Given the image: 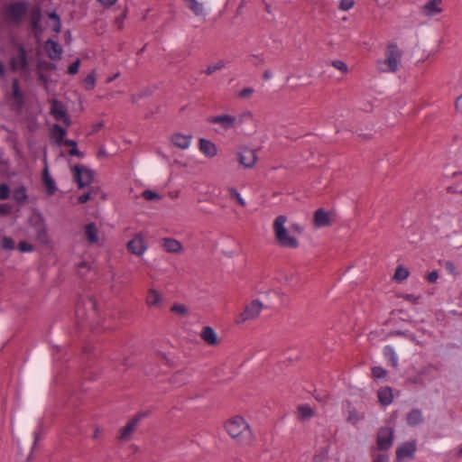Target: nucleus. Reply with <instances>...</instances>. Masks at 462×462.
Instances as JSON below:
<instances>
[{
  "label": "nucleus",
  "mask_w": 462,
  "mask_h": 462,
  "mask_svg": "<svg viewBox=\"0 0 462 462\" xmlns=\"http://www.w3.org/2000/svg\"><path fill=\"white\" fill-rule=\"evenodd\" d=\"M162 301V296L158 291L150 289L146 298V303L149 306H158Z\"/></svg>",
  "instance_id": "obj_31"
},
{
  "label": "nucleus",
  "mask_w": 462,
  "mask_h": 462,
  "mask_svg": "<svg viewBox=\"0 0 462 462\" xmlns=\"http://www.w3.org/2000/svg\"><path fill=\"white\" fill-rule=\"evenodd\" d=\"M228 197L230 199L236 200L241 207H245L246 203L244 199L241 197L240 193L234 187H228Z\"/></svg>",
  "instance_id": "obj_37"
},
{
  "label": "nucleus",
  "mask_w": 462,
  "mask_h": 462,
  "mask_svg": "<svg viewBox=\"0 0 462 462\" xmlns=\"http://www.w3.org/2000/svg\"><path fill=\"white\" fill-rule=\"evenodd\" d=\"M391 335L405 337L411 340H414V337H415V336L412 333H411L410 331H404V330H395V331L391 332Z\"/></svg>",
  "instance_id": "obj_50"
},
{
  "label": "nucleus",
  "mask_w": 462,
  "mask_h": 462,
  "mask_svg": "<svg viewBox=\"0 0 462 462\" xmlns=\"http://www.w3.org/2000/svg\"><path fill=\"white\" fill-rule=\"evenodd\" d=\"M355 5V0H340L338 8L342 11L351 9Z\"/></svg>",
  "instance_id": "obj_48"
},
{
  "label": "nucleus",
  "mask_w": 462,
  "mask_h": 462,
  "mask_svg": "<svg viewBox=\"0 0 462 462\" xmlns=\"http://www.w3.org/2000/svg\"><path fill=\"white\" fill-rule=\"evenodd\" d=\"M291 229L295 232V233H298V234H302L303 231H304V228L302 227V226L299 223H293L291 225Z\"/></svg>",
  "instance_id": "obj_58"
},
{
  "label": "nucleus",
  "mask_w": 462,
  "mask_h": 462,
  "mask_svg": "<svg viewBox=\"0 0 462 462\" xmlns=\"http://www.w3.org/2000/svg\"><path fill=\"white\" fill-rule=\"evenodd\" d=\"M287 217L283 215L278 216L273 221V232L275 239L278 244L282 247L297 248L299 246L298 240L288 234L285 227Z\"/></svg>",
  "instance_id": "obj_3"
},
{
  "label": "nucleus",
  "mask_w": 462,
  "mask_h": 462,
  "mask_svg": "<svg viewBox=\"0 0 462 462\" xmlns=\"http://www.w3.org/2000/svg\"><path fill=\"white\" fill-rule=\"evenodd\" d=\"M90 199H91L90 192H86L79 197L78 201L79 204H84Z\"/></svg>",
  "instance_id": "obj_56"
},
{
  "label": "nucleus",
  "mask_w": 462,
  "mask_h": 462,
  "mask_svg": "<svg viewBox=\"0 0 462 462\" xmlns=\"http://www.w3.org/2000/svg\"><path fill=\"white\" fill-rule=\"evenodd\" d=\"M298 414L300 420H309L315 415L314 410L309 404H301L298 406Z\"/></svg>",
  "instance_id": "obj_30"
},
{
  "label": "nucleus",
  "mask_w": 462,
  "mask_h": 462,
  "mask_svg": "<svg viewBox=\"0 0 462 462\" xmlns=\"http://www.w3.org/2000/svg\"><path fill=\"white\" fill-rule=\"evenodd\" d=\"M190 135H185L182 134H174L171 137V143L178 148L182 150L187 149L190 144Z\"/></svg>",
  "instance_id": "obj_27"
},
{
  "label": "nucleus",
  "mask_w": 462,
  "mask_h": 462,
  "mask_svg": "<svg viewBox=\"0 0 462 462\" xmlns=\"http://www.w3.org/2000/svg\"><path fill=\"white\" fill-rule=\"evenodd\" d=\"M331 64L334 68L340 70L341 72H347V65L343 60H333Z\"/></svg>",
  "instance_id": "obj_46"
},
{
  "label": "nucleus",
  "mask_w": 462,
  "mask_h": 462,
  "mask_svg": "<svg viewBox=\"0 0 462 462\" xmlns=\"http://www.w3.org/2000/svg\"><path fill=\"white\" fill-rule=\"evenodd\" d=\"M30 4L27 1H15L6 4L4 18L12 25L19 26L28 14Z\"/></svg>",
  "instance_id": "obj_2"
},
{
  "label": "nucleus",
  "mask_w": 462,
  "mask_h": 462,
  "mask_svg": "<svg viewBox=\"0 0 462 462\" xmlns=\"http://www.w3.org/2000/svg\"><path fill=\"white\" fill-rule=\"evenodd\" d=\"M423 420L422 412L417 408L411 409L406 415V422L411 427H415L423 422Z\"/></svg>",
  "instance_id": "obj_24"
},
{
  "label": "nucleus",
  "mask_w": 462,
  "mask_h": 462,
  "mask_svg": "<svg viewBox=\"0 0 462 462\" xmlns=\"http://www.w3.org/2000/svg\"><path fill=\"white\" fill-rule=\"evenodd\" d=\"M96 86V75L95 72L88 74L84 79V87L87 90L94 89Z\"/></svg>",
  "instance_id": "obj_38"
},
{
  "label": "nucleus",
  "mask_w": 462,
  "mask_h": 462,
  "mask_svg": "<svg viewBox=\"0 0 462 462\" xmlns=\"http://www.w3.org/2000/svg\"><path fill=\"white\" fill-rule=\"evenodd\" d=\"M79 65H80V60L79 59H77L75 61H73L68 68V74L69 75H75L79 72Z\"/></svg>",
  "instance_id": "obj_45"
},
{
  "label": "nucleus",
  "mask_w": 462,
  "mask_h": 462,
  "mask_svg": "<svg viewBox=\"0 0 462 462\" xmlns=\"http://www.w3.org/2000/svg\"><path fill=\"white\" fill-rule=\"evenodd\" d=\"M439 278V273L437 271H432L430 273H429L426 276V280L428 281V282L430 283H434L437 282Z\"/></svg>",
  "instance_id": "obj_54"
},
{
  "label": "nucleus",
  "mask_w": 462,
  "mask_h": 462,
  "mask_svg": "<svg viewBox=\"0 0 462 462\" xmlns=\"http://www.w3.org/2000/svg\"><path fill=\"white\" fill-rule=\"evenodd\" d=\"M416 451V444L414 441L405 442L396 449V461L401 462L404 458H413Z\"/></svg>",
  "instance_id": "obj_13"
},
{
  "label": "nucleus",
  "mask_w": 462,
  "mask_h": 462,
  "mask_svg": "<svg viewBox=\"0 0 462 462\" xmlns=\"http://www.w3.org/2000/svg\"><path fill=\"white\" fill-rule=\"evenodd\" d=\"M52 30L56 33H59L60 32V30H61V22L60 21L55 22L54 24H53Z\"/></svg>",
  "instance_id": "obj_64"
},
{
  "label": "nucleus",
  "mask_w": 462,
  "mask_h": 462,
  "mask_svg": "<svg viewBox=\"0 0 462 462\" xmlns=\"http://www.w3.org/2000/svg\"><path fill=\"white\" fill-rule=\"evenodd\" d=\"M149 415V412L140 411L136 413L127 423L124 426L118 436V439L121 440H128L134 431L135 430L140 420Z\"/></svg>",
  "instance_id": "obj_9"
},
{
  "label": "nucleus",
  "mask_w": 462,
  "mask_h": 462,
  "mask_svg": "<svg viewBox=\"0 0 462 462\" xmlns=\"http://www.w3.org/2000/svg\"><path fill=\"white\" fill-rule=\"evenodd\" d=\"M263 304L258 300H252L245 307L244 311L236 318L237 324L255 319L261 312Z\"/></svg>",
  "instance_id": "obj_8"
},
{
  "label": "nucleus",
  "mask_w": 462,
  "mask_h": 462,
  "mask_svg": "<svg viewBox=\"0 0 462 462\" xmlns=\"http://www.w3.org/2000/svg\"><path fill=\"white\" fill-rule=\"evenodd\" d=\"M30 17V25L32 31L37 34L42 32V28L41 27V21L42 18V11L38 6H32L28 11Z\"/></svg>",
  "instance_id": "obj_14"
},
{
  "label": "nucleus",
  "mask_w": 462,
  "mask_h": 462,
  "mask_svg": "<svg viewBox=\"0 0 462 462\" xmlns=\"http://www.w3.org/2000/svg\"><path fill=\"white\" fill-rule=\"evenodd\" d=\"M48 16L51 20H53L54 23L60 21L59 14L55 11L49 13Z\"/></svg>",
  "instance_id": "obj_62"
},
{
  "label": "nucleus",
  "mask_w": 462,
  "mask_h": 462,
  "mask_svg": "<svg viewBox=\"0 0 462 462\" xmlns=\"http://www.w3.org/2000/svg\"><path fill=\"white\" fill-rule=\"evenodd\" d=\"M10 193V187L6 183L0 184V200H5L9 199Z\"/></svg>",
  "instance_id": "obj_42"
},
{
  "label": "nucleus",
  "mask_w": 462,
  "mask_h": 462,
  "mask_svg": "<svg viewBox=\"0 0 462 462\" xmlns=\"http://www.w3.org/2000/svg\"><path fill=\"white\" fill-rule=\"evenodd\" d=\"M237 155L239 163L245 168H252L257 158L254 151L249 148H244Z\"/></svg>",
  "instance_id": "obj_15"
},
{
  "label": "nucleus",
  "mask_w": 462,
  "mask_h": 462,
  "mask_svg": "<svg viewBox=\"0 0 462 462\" xmlns=\"http://www.w3.org/2000/svg\"><path fill=\"white\" fill-rule=\"evenodd\" d=\"M402 51L395 42H389L385 50V59L378 60V67L383 72H395L401 61Z\"/></svg>",
  "instance_id": "obj_4"
},
{
  "label": "nucleus",
  "mask_w": 462,
  "mask_h": 462,
  "mask_svg": "<svg viewBox=\"0 0 462 462\" xmlns=\"http://www.w3.org/2000/svg\"><path fill=\"white\" fill-rule=\"evenodd\" d=\"M199 150L208 158H213L217 153V146L214 143L209 140L200 138L199 139Z\"/></svg>",
  "instance_id": "obj_22"
},
{
  "label": "nucleus",
  "mask_w": 462,
  "mask_h": 462,
  "mask_svg": "<svg viewBox=\"0 0 462 462\" xmlns=\"http://www.w3.org/2000/svg\"><path fill=\"white\" fill-rule=\"evenodd\" d=\"M171 311L180 314V315H182V316L187 315L189 312L188 308L185 305L179 304V303H174L171 307Z\"/></svg>",
  "instance_id": "obj_40"
},
{
  "label": "nucleus",
  "mask_w": 462,
  "mask_h": 462,
  "mask_svg": "<svg viewBox=\"0 0 462 462\" xmlns=\"http://www.w3.org/2000/svg\"><path fill=\"white\" fill-rule=\"evenodd\" d=\"M313 223L318 228L329 226L332 223L330 214L322 208H318L314 212Z\"/></svg>",
  "instance_id": "obj_16"
},
{
  "label": "nucleus",
  "mask_w": 462,
  "mask_h": 462,
  "mask_svg": "<svg viewBox=\"0 0 462 462\" xmlns=\"http://www.w3.org/2000/svg\"><path fill=\"white\" fill-rule=\"evenodd\" d=\"M1 247L4 250H13L14 249V241L12 237L4 236L2 239Z\"/></svg>",
  "instance_id": "obj_41"
},
{
  "label": "nucleus",
  "mask_w": 462,
  "mask_h": 462,
  "mask_svg": "<svg viewBox=\"0 0 462 462\" xmlns=\"http://www.w3.org/2000/svg\"><path fill=\"white\" fill-rule=\"evenodd\" d=\"M225 430L227 434L242 446H251L254 437L249 424L241 416H234L226 421Z\"/></svg>",
  "instance_id": "obj_1"
},
{
  "label": "nucleus",
  "mask_w": 462,
  "mask_h": 462,
  "mask_svg": "<svg viewBox=\"0 0 462 462\" xmlns=\"http://www.w3.org/2000/svg\"><path fill=\"white\" fill-rule=\"evenodd\" d=\"M441 3V0H430L424 5L425 14L428 15H434L441 12V9L438 7V5Z\"/></svg>",
  "instance_id": "obj_32"
},
{
  "label": "nucleus",
  "mask_w": 462,
  "mask_h": 462,
  "mask_svg": "<svg viewBox=\"0 0 462 462\" xmlns=\"http://www.w3.org/2000/svg\"><path fill=\"white\" fill-rule=\"evenodd\" d=\"M377 397L383 406L391 404L393 399V389L389 386L381 387L377 391Z\"/></svg>",
  "instance_id": "obj_25"
},
{
  "label": "nucleus",
  "mask_w": 462,
  "mask_h": 462,
  "mask_svg": "<svg viewBox=\"0 0 462 462\" xmlns=\"http://www.w3.org/2000/svg\"><path fill=\"white\" fill-rule=\"evenodd\" d=\"M66 135V128L60 126L58 124L53 125L51 137L55 140L57 145H60L62 143V142L65 140Z\"/></svg>",
  "instance_id": "obj_29"
},
{
  "label": "nucleus",
  "mask_w": 462,
  "mask_h": 462,
  "mask_svg": "<svg viewBox=\"0 0 462 462\" xmlns=\"http://www.w3.org/2000/svg\"><path fill=\"white\" fill-rule=\"evenodd\" d=\"M39 67H41L44 69H47V70H52L56 68L54 63L49 62V61H45V62L42 63L41 65H39Z\"/></svg>",
  "instance_id": "obj_59"
},
{
  "label": "nucleus",
  "mask_w": 462,
  "mask_h": 462,
  "mask_svg": "<svg viewBox=\"0 0 462 462\" xmlns=\"http://www.w3.org/2000/svg\"><path fill=\"white\" fill-rule=\"evenodd\" d=\"M217 69V67H215L214 65H210L207 68V69L204 71L205 74L207 75H211L213 74L214 72H216Z\"/></svg>",
  "instance_id": "obj_63"
},
{
  "label": "nucleus",
  "mask_w": 462,
  "mask_h": 462,
  "mask_svg": "<svg viewBox=\"0 0 462 462\" xmlns=\"http://www.w3.org/2000/svg\"><path fill=\"white\" fill-rule=\"evenodd\" d=\"M162 246L168 253L177 254L181 252V244L174 238H163Z\"/></svg>",
  "instance_id": "obj_28"
},
{
  "label": "nucleus",
  "mask_w": 462,
  "mask_h": 462,
  "mask_svg": "<svg viewBox=\"0 0 462 462\" xmlns=\"http://www.w3.org/2000/svg\"><path fill=\"white\" fill-rule=\"evenodd\" d=\"M365 419V415L358 413L356 409L352 405L351 402L346 401V421L356 425L360 420Z\"/></svg>",
  "instance_id": "obj_18"
},
{
  "label": "nucleus",
  "mask_w": 462,
  "mask_h": 462,
  "mask_svg": "<svg viewBox=\"0 0 462 462\" xmlns=\"http://www.w3.org/2000/svg\"><path fill=\"white\" fill-rule=\"evenodd\" d=\"M200 337L209 346H217L218 343L217 335L211 327H204L200 333Z\"/></svg>",
  "instance_id": "obj_23"
},
{
  "label": "nucleus",
  "mask_w": 462,
  "mask_h": 462,
  "mask_svg": "<svg viewBox=\"0 0 462 462\" xmlns=\"http://www.w3.org/2000/svg\"><path fill=\"white\" fill-rule=\"evenodd\" d=\"M206 120L209 124L219 125L226 131L233 128L236 122V116L227 114L208 116Z\"/></svg>",
  "instance_id": "obj_11"
},
{
  "label": "nucleus",
  "mask_w": 462,
  "mask_h": 462,
  "mask_svg": "<svg viewBox=\"0 0 462 462\" xmlns=\"http://www.w3.org/2000/svg\"><path fill=\"white\" fill-rule=\"evenodd\" d=\"M12 213V207L9 204H0V215L8 216Z\"/></svg>",
  "instance_id": "obj_53"
},
{
  "label": "nucleus",
  "mask_w": 462,
  "mask_h": 462,
  "mask_svg": "<svg viewBox=\"0 0 462 462\" xmlns=\"http://www.w3.org/2000/svg\"><path fill=\"white\" fill-rule=\"evenodd\" d=\"M439 264L445 268V270L454 277L457 276L459 273L457 271V267L452 261L449 260H439Z\"/></svg>",
  "instance_id": "obj_35"
},
{
  "label": "nucleus",
  "mask_w": 462,
  "mask_h": 462,
  "mask_svg": "<svg viewBox=\"0 0 462 462\" xmlns=\"http://www.w3.org/2000/svg\"><path fill=\"white\" fill-rule=\"evenodd\" d=\"M30 222L36 234L37 240L42 245H48L50 243V237L48 235L47 225L42 214L40 212L34 213L32 216Z\"/></svg>",
  "instance_id": "obj_5"
},
{
  "label": "nucleus",
  "mask_w": 462,
  "mask_h": 462,
  "mask_svg": "<svg viewBox=\"0 0 462 462\" xmlns=\"http://www.w3.org/2000/svg\"><path fill=\"white\" fill-rule=\"evenodd\" d=\"M51 114L56 120L62 121L67 125L70 124V120L67 115V110L61 101L57 99L52 100L51 106Z\"/></svg>",
  "instance_id": "obj_12"
},
{
  "label": "nucleus",
  "mask_w": 462,
  "mask_h": 462,
  "mask_svg": "<svg viewBox=\"0 0 462 462\" xmlns=\"http://www.w3.org/2000/svg\"><path fill=\"white\" fill-rule=\"evenodd\" d=\"M85 235L88 244L93 245L98 242V230L94 222H90L85 226Z\"/></svg>",
  "instance_id": "obj_26"
},
{
  "label": "nucleus",
  "mask_w": 462,
  "mask_h": 462,
  "mask_svg": "<svg viewBox=\"0 0 462 462\" xmlns=\"http://www.w3.org/2000/svg\"><path fill=\"white\" fill-rule=\"evenodd\" d=\"M313 396L318 402H319L323 404H326L328 401V395L326 393L322 394V393H316L313 394Z\"/></svg>",
  "instance_id": "obj_55"
},
{
  "label": "nucleus",
  "mask_w": 462,
  "mask_h": 462,
  "mask_svg": "<svg viewBox=\"0 0 462 462\" xmlns=\"http://www.w3.org/2000/svg\"><path fill=\"white\" fill-rule=\"evenodd\" d=\"M455 106L457 110L462 114V94L457 98Z\"/></svg>",
  "instance_id": "obj_61"
},
{
  "label": "nucleus",
  "mask_w": 462,
  "mask_h": 462,
  "mask_svg": "<svg viewBox=\"0 0 462 462\" xmlns=\"http://www.w3.org/2000/svg\"><path fill=\"white\" fill-rule=\"evenodd\" d=\"M383 355L385 358L391 363L393 367H397L398 365V357L395 354V351L393 346H385L383 347Z\"/></svg>",
  "instance_id": "obj_34"
},
{
  "label": "nucleus",
  "mask_w": 462,
  "mask_h": 462,
  "mask_svg": "<svg viewBox=\"0 0 462 462\" xmlns=\"http://www.w3.org/2000/svg\"><path fill=\"white\" fill-rule=\"evenodd\" d=\"M373 462H389V455L386 452H383L373 455Z\"/></svg>",
  "instance_id": "obj_49"
},
{
  "label": "nucleus",
  "mask_w": 462,
  "mask_h": 462,
  "mask_svg": "<svg viewBox=\"0 0 462 462\" xmlns=\"http://www.w3.org/2000/svg\"><path fill=\"white\" fill-rule=\"evenodd\" d=\"M372 375L375 379H381L386 376V370L381 366L372 368Z\"/></svg>",
  "instance_id": "obj_43"
},
{
  "label": "nucleus",
  "mask_w": 462,
  "mask_h": 462,
  "mask_svg": "<svg viewBox=\"0 0 462 462\" xmlns=\"http://www.w3.org/2000/svg\"><path fill=\"white\" fill-rule=\"evenodd\" d=\"M126 18V11H124L120 15L115 18V23L117 25L118 30L123 29V23L125 19Z\"/></svg>",
  "instance_id": "obj_51"
},
{
  "label": "nucleus",
  "mask_w": 462,
  "mask_h": 462,
  "mask_svg": "<svg viewBox=\"0 0 462 462\" xmlns=\"http://www.w3.org/2000/svg\"><path fill=\"white\" fill-rule=\"evenodd\" d=\"M127 250L135 255H142L146 250L143 238L140 236H135L127 243Z\"/></svg>",
  "instance_id": "obj_17"
},
{
  "label": "nucleus",
  "mask_w": 462,
  "mask_h": 462,
  "mask_svg": "<svg viewBox=\"0 0 462 462\" xmlns=\"http://www.w3.org/2000/svg\"><path fill=\"white\" fill-rule=\"evenodd\" d=\"M142 195H143V199H145L146 200H149V201L159 199L161 198L159 193L150 190V189L144 190Z\"/></svg>",
  "instance_id": "obj_44"
},
{
  "label": "nucleus",
  "mask_w": 462,
  "mask_h": 462,
  "mask_svg": "<svg viewBox=\"0 0 462 462\" xmlns=\"http://www.w3.org/2000/svg\"><path fill=\"white\" fill-rule=\"evenodd\" d=\"M409 276V271L402 266H398L395 270L394 279L397 282H402Z\"/></svg>",
  "instance_id": "obj_39"
},
{
  "label": "nucleus",
  "mask_w": 462,
  "mask_h": 462,
  "mask_svg": "<svg viewBox=\"0 0 462 462\" xmlns=\"http://www.w3.org/2000/svg\"><path fill=\"white\" fill-rule=\"evenodd\" d=\"M254 93V89L252 88H245L238 93V97L241 98H248Z\"/></svg>",
  "instance_id": "obj_52"
},
{
  "label": "nucleus",
  "mask_w": 462,
  "mask_h": 462,
  "mask_svg": "<svg viewBox=\"0 0 462 462\" xmlns=\"http://www.w3.org/2000/svg\"><path fill=\"white\" fill-rule=\"evenodd\" d=\"M72 171L73 179L79 189L89 186L94 180V171L83 165H75Z\"/></svg>",
  "instance_id": "obj_6"
},
{
  "label": "nucleus",
  "mask_w": 462,
  "mask_h": 462,
  "mask_svg": "<svg viewBox=\"0 0 462 462\" xmlns=\"http://www.w3.org/2000/svg\"><path fill=\"white\" fill-rule=\"evenodd\" d=\"M13 198L19 205L25 203L28 198L25 187L20 186L19 188L15 189L13 192Z\"/></svg>",
  "instance_id": "obj_33"
},
{
  "label": "nucleus",
  "mask_w": 462,
  "mask_h": 462,
  "mask_svg": "<svg viewBox=\"0 0 462 462\" xmlns=\"http://www.w3.org/2000/svg\"><path fill=\"white\" fill-rule=\"evenodd\" d=\"M69 154L70 156H76V157H79V158H83L84 157V153L82 152H80L78 147L76 146L75 148H71L69 151Z\"/></svg>",
  "instance_id": "obj_57"
},
{
  "label": "nucleus",
  "mask_w": 462,
  "mask_h": 462,
  "mask_svg": "<svg viewBox=\"0 0 462 462\" xmlns=\"http://www.w3.org/2000/svg\"><path fill=\"white\" fill-rule=\"evenodd\" d=\"M394 439L393 430L391 427H381L376 435V448L386 452L393 446Z\"/></svg>",
  "instance_id": "obj_7"
},
{
  "label": "nucleus",
  "mask_w": 462,
  "mask_h": 462,
  "mask_svg": "<svg viewBox=\"0 0 462 462\" xmlns=\"http://www.w3.org/2000/svg\"><path fill=\"white\" fill-rule=\"evenodd\" d=\"M29 62L27 59V51L23 45L18 46V56L13 57L10 60V69L12 71L16 72L19 69H27Z\"/></svg>",
  "instance_id": "obj_10"
},
{
  "label": "nucleus",
  "mask_w": 462,
  "mask_h": 462,
  "mask_svg": "<svg viewBox=\"0 0 462 462\" xmlns=\"http://www.w3.org/2000/svg\"><path fill=\"white\" fill-rule=\"evenodd\" d=\"M62 143L65 145V146H68V147H71V148H75L78 144H77V142L72 140V139H65Z\"/></svg>",
  "instance_id": "obj_60"
},
{
  "label": "nucleus",
  "mask_w": 462,
  "mask_h": 462,
  "mask_svg": "<svg viewBox=\"0 0 462 462\" xmlns=\"http://www.w3.org/2000/svg\"><path fill=\"white\" fill-rule=\"evenodd\" d=\"M188 1V7L190 9V11L197 16L203 14V4L198 2L197 0H187Z\"/></svg>",
  "instance_id": "obj_36"
},
{
  "label": "nucleus",
  "mask_w": 462,
  "mask_h": 462,
  "mask_svg": "<svg viewBox=\"0 0 462 462\" xmlns=\"http://www.w3.org/2000/svg\"><path fill=\"white\" fill-rule=\"evenodd\" d=\"M12 97L16 109H21L24 105V95L20 89V84L17 79H14L12 81Z\"/></svg>",
  "instance_id": "obj_19"
},
{
  "label": "nucleus",
  "mask_w": 462,
  "mask_h": 462,
  "mask_svg": "<svg viewBox=\"0 0 462 462\" xmlns=\"http://www.w3.org/2000/svg\"><path fill=\"white\" fill-rule=\"evenodd\" d=\"M45 46L48 56L51 60H58L60 59L62 49L57 42L49 39L47 40Z\"/></svg>",
  "instance_id": "obj_21"
},
{
  "label": "nucleus",
  "mask_w": 462,
  "mask_h": 462,
  "mask_svg": "<svg viewBox=\"0 0 462 462\" xmlns=\"http://www.w3.org/2000/svg\"><path fill=\"white\" fill-rule=\"evenodd\" d=\"M18 250L22 253L33 251V246L26 241H21L18 244Z\"/></svg>",
  "instance_id": "obj_47"
},
{
  "label": "nucleus",
  "mask_w": 462,
  "mask_h": 462,
  "mask_svg": "<svg viewBox=\"0 0 462 462\" xmlns=\"http://www.w3.org/2000/svg\"><path fill=\"white\" fill-rule=\"evenodd\" d=\"M42 183L45 189V192L48 196H52L55 194L57 191V186L55 180L49 173L48 167H45L42 171Z\"/></svg>",
  "instance_id": "obj_20"
}]
</instances>
